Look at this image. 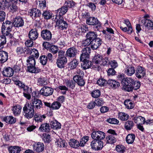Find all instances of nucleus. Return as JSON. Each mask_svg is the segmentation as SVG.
Here are the masks:
<instances>
[{"label": "nucleus", "mask_w": 153, "mask_h": 153, "mask_svg": "<svg viewBox=\"0 0 153 153\" xmlns=\"http://www.w3.org/2000/svg\"><path fill=\"white\" fill-rule=\"evenodd\" d=\"M8 9L10 12L14 13L18 11V7L16 4L12 3L8 7Z\"/></svg>", "instance_id": "obj_42"}, {"label": "nucleus", "mask_w": 153, "mask_h": 153, "mask_svg": "<svg viewBox=\"0 0 153 153\" xmlns=\"http://www.w3.org/2000/svg\"><path fill=\"white\" fill-rule=\"evenodd\" d=\"M107 83L110 87L113 89H115L120 86V83L114 80L109 79L107 81Z\"/></svg>", "instance_id": "obj_27"}, {"label": "nucleus", "mask_w": 153, "mask_h": 153, "mask_svg": "<svg viewBox=\"0 0 153 153\" xmlns=\"http://www.w3.org/2000/svg\"><path fill=\"white\" fill-rule=\"evenodd\" d=\"M8 54L7 52L3 51H0V63L6 62L8 59Z\"/></svg>", "instance_id": "obj_23"}, {"label": "nucleus", "mask_w": 153, "mask_h": 153, "mask_svg": "<svg viewBox=\"0 0 153 153\" xmlns=\"http://www.w3.org/2000/svg\"><path fill=\"white\" fill-rule=\"evenodd\" d=\"M97 34L96 32L90 31L87 33L86 37L87 38L91 41L97 38Z\"/></svg>", "instance_id": "obj_32"}, {"label": "nucleus", "mask_w": 153, "mask_h": 153, "mask_svg": "<svg viewBox=\"0 0 153 153\" xmlns=\"http://www.w3.org/2000/svg\"><path fill=\"white\" fill-rule=\"evenodd\" d=\"M107 121L111 124H118L119 123V121L115 118L108 119L107 120Z\"/></svg>", "instance_id": "obj_61"}, {"label": "nucleus", "mask_w": 153, "mask_h": 153, "mask_svg": "<svg viewBox=\"0 0 153 153\" xmlns=\"http://www.w3.org/2000/svg\"><path fill=\"white\" fill-rule=\"evenodd\" d=\"M60 103L58 102H54L51 105V108L53 109H59L61 106Z\"/></svg>", "instance_id": "obj_53"}, {"label": "nucleus", "mask_w": 153, "mask_h": 153, "mask_svg": "<svg viewBox=\"0 0 153 153\" xmlns=\"http://www.w3.org/2000/svg\"><path fill=\"white\" fill-rule=\"evenodd\" d=\"M92 97L94 98H98L100 95V92L99 90H95L93 91L91 93Z\"/></svg>", "instance_id": "obj_54"}, {"label": "nucleus", "mask_w": 153, "mask_h": 153, "mask_svg": "<svg viewBox=\"0 0 153 153\" xmlns=\"http://www.w3.org/2000/svg\"><path fill=\"white\" fill-rule=\"evenodd\" d=\"M91 50L89 47H86L84 48L82 51V53L80 57V60L83 61L84 59H88Z\"/></svg>", "instance_id": "obj_9"}, {"label": "nucleus", "mask_w": 153, "mask_h": 153, "mask_svg": "<svg viewBox=\"0 0 153 153\" xmlns=\"http://www.w3.org/2000/svg\"><path fill=\"white\" fill-rule=\"evenodd\" d=\"M78 64V61L76 59H74L70 63V68L74 69L76 68Z\"/></svg>", "instance_id": "obj_48"}, {"label": "nucleus", "mask_w": 153, "mask_h": 153, "mask_svg": "<svg viewBox=\"0 0 153 153\" xmlns=\"http://www.w3.org/2000/svg\"><path fill=\"white\" fill-rule=\"evenodd\" d=\"M91 148L95 150H99L102 149L103 143L102 141L92 140L91 143Z\"/></svg>", "instance_id": "obj_7"}, {"label": "nucleus", "mask_w": 153, "mask_h": 153, "mask_svg": "<svg viewBox=\"0 0 153 153\" xmlns=\"http://www.w3.org/2000/svg\"><path fill=\"white\" fill-rule=\"evenodd\" d=\"M27 70L29 72L33 73H37L40 71L39 69L35 67L36 61L34 57L29 56L27 60Z\"/></svg>", "instance_id": "obj_1"}, {"label": "nucleus", "mask_w": 153, "mask_h": 153, "mask_svg": "<svg viewBox=\"0 0 153 153\" xmlns=\"http://www.w3.org/2000/svg\"><path fill=\"white\" fill-rule=\"evenodd\" d=\"M135 68L132 65H127L125 69V73L128 76H131L135 73Z\"/></svg>", "instance_id": "obj_19"}, {"label": "nucleus", "mask_w": 153, "mask_h": 153, "mask_svg": "<svg viewBox=\"0 0 153 153\" xmlns=\"http://www.w3.org/2000/svg\"><path fill=\"white\" fill-rule=\"evenodd\" d=\"M67 62V59L66 57L58 58L56 62L57 66L60 68H64V65Z\"/></svg>", "instance_id": "obj_21"}, {"label": "nucleus", "mask_w": 153, "mask_h": 153, "mask_svg": "<svg viewBox=\"0 0 153 153\" xmlns=\"http://www.w3.org/2000/svg\"><path fill=\"white\" fill-rule=\"evenodd\" d=\"M68 10V9L66 6H64L62 7L57 10V14L55 15V17L57 16L60 17H62V16L66 13Z\"/></svg>", "instance_id": "obj_24"}, {"label": "nucleus", "mask_w": 153, "mask_h": 153, "mask_svg": "<svg viewBox=\"0 0 153 153\" xmlns=\"http://www.w3.org/2000/svg\"><path fill=\"white\" fill-rule=\"evenodd\" d=\"M107 81H105V80L101 78L99 79L97 81V83L100 86H104L105 85L106 83H107Z\"/></svg>", "instance_id": "obj_62"}, {"label": "nucleus", "mask_w": 153, "mask_h": 153, "mask_svg": "<svg viewBox=\"0 0 153 153\" xmlns=\"http://www.w3.org/2000/svg\"><path fill=\"white\" fill-rule=\"evenodd\" d=\"M2 73L4 76L10 77L13 75L14 71L11 68H6L2 72Z\"/></svg>", "instance_id": "obj_20"}, {"label": "nucleus", "mask_w": 153, "mask_h": 153, "mask_svg": "<svg viewBox=\"0 0 153 153\" xmlns=\"http://www.w3.org/2000/svg\"><path fill=\"white\" fill-rule=\"evenodd\" d=\"M89 137L88 136L84 137H82L80 140L79 142V146L83 147L85 144L89 140Z\"/></svg>", "instance_id": "obj_45"}, {"label": "nucleus", "mask_w": 153, "mask_h": 153, "mask_svg": "<svg viewBox=\"0 0 153 153\" xmlns=\"http://www.w3.org/2000/svg\"><path fill=\"white\" fill-rule=\"evenodd\" d=\"M55 21L58 28L61 30L66 29L68 27V24L66 22L62 19V17L57 16L55 17Z\"/></svg>", "instance_id": "obj_6"}, {"label": "nucleus", "mask_w": 153, "mask_h": 153, "mask_svg": "<svg viewBox=\"0 0 153 153\" xmlns=\"http://www.w3.org/2000/svg\"><path fill=\"white\" fill-rule=\"evenodd\" d=\"M39 7L42 9L46 7V4L45 0H39Z\"/></svg>", "instance_id": "obj_60"}, {"label": "nucleus", "mask_w": 153, "mask_h": 153, "mask_svg": "<svg viewBox=\"0 0 153 153\" xmlns=\"http://www.w3.org/2000/svg\"><path fill=\"white\" fill-rule=\"evenodd\" d=\"M53 91V90L52 88L48 86H44L40 90V93L43 96L47 97L52 95Z\"/></svg>", "instance_id": "obj_8"}, {"label": "nucleus", "mask_w": 153, "mask_h": 153, "mask_svg": "<svg viewBox=\"0 0 153 153\" xmlns=\"http://www.w3.org/2000/svg\"><path fill=\"white\" fill-rule=\"evenodd\" d=\"M22 107L19 105H17L13 107L12 111L15 116H18L19 115L21 111Z\"/></svg>", "instance_id": "obj_26"}, {"label": "nucleus", "mask_w": 153, "mask_h": 153, "mask_svg": "<svg viewBox=\"0 0 153 153\" xmlns=\"http://www.w3.org/2000/svg\"><path fill=\"white\" fill-rule=\"evenodd\" d=\"M75 82L73 80H69L66 82V85L68 87L73 89L75 86Z\"/></svg>", "instance_id": "obj_55"}, {"label": "nucleus", "mask_w": 153, "mask_h": 153, "mask_svg": "<svg viewBox=\"0 0 153 153\" xmlns=\"http://www.w3.org/2000/svg\"><path fill=\"white\" fill-rule=\"evenodd\" d=\"M30 104L32 105L33 108H34L36 110L40 109L43 106L42 101L35 98L32 99Z\"/></svg>", "instance_id": "obj_10"}, {"label": "nucleus", "mask_w": 153, "mask_h": 153, "mask_svg": "<svg viewBox=\"0 0 153 153\" xmlns=\"http://www.w3.org/2000/svg\"><path fill=\"white\" fill-rule=\"evenodd\" d=\"M42 15V16L44 17V18L46 19H50L52 17L49 11H44Z\"/></svg>", "instance_id": "obj_47"}, {"label": "nucleus", "mask_w": 153, "mask_h": 153, "mask_svg": "<svg viewBox=\"0 0 153 153\" xmlns=\"http://www.w3.org/2000/svg\"><path fill=\"white\" fill-rule=\"evenodd\" d=\"M135 137V135L134 134H129L126 137V142L128 144L132 143L134 140Z\"/></svg>", "instance_id": "obj_38"}, {"label": "nucleus", "mask_w": 153, "mask_h": 153, "mask_svg": "<svg viewBox=\"0 0 153 153\" xmlns=\"http://www.w3.org/2000/svg\"><path fill=\"white\" fill-rule=\"evenodd\" d=\"M41 36L44 40L49 41L51 39L52 34L50 30L46 29L42 31Z\"/></svg>", "instance_id": "obj_12"}, {"label": "nucleus", "mask_w": 153, "mask_h": 153, "mask_svg": "<svg viewBox=\"0 0 153 153\" xmlns=\"http://www.w3.org/2000/svg\"><path fill=\"white\" fill-rule=\"evenodd\" d=\"M8 150L9 153H19L21 150L20 148L18 146L10 147Z\"/></svg>", "instance_id": "obj_40"}, {"label": "nucleus", "mask_w": 153, "mask_h": 153, "mask_svg": "<svg viewBox=\"0 0 153 153\" xmlns=\"http://www.w3.org/2000/svg\"><path fill=\"white\" fill-rule=\"evenodd\" d=\"M50 125L51 128L54 129L60 128L61 127L60 123L56 120L51 121L50 123Z\"/></svg>", "instance_id": "obj_34"}, {"label": "nucleus", "mask_w": 153, "mask_h": 153, "mask_svg": "<svg viewBox=\"0 0 153 153\" xmlns=\"http://www.w3.org/2000/svg\"><path fill=\"white\" fill-rule=\"evenodd\" d=\"M116 150L119 153H123L125 152V147L122 145H118L116 148Z\"/></svg>", "instance_id": "obj_52"}, {"label": "nucleus", "mask_w": 153, "mask_h": 153, "mask_svg": "<svg viewBox=\"0 0 153 153\" xmlns=\"http://www.w3.org/2000/svg\"><path fill=\"white\" fill-rule=\"evenodd\" d=\"M40 63L43 65L46 64L48 59L47 56H42L40 57Z\"/></svg>", "instance_id": "obj_57"}, {"label": "nucleus", "mask_w": 153, "mask_h": 153, "mask_svg": "<svg viewBox=\"0 0 153 153\" xmlns=\"http://www.w3.org/2000/svg\"><path fill=\"white\" fill-rule=\"evenodd\" d=\"M146 27L149 29H153V22L149 19H144L141 21Z\"/></svg>", "instance_id": "obj_25"}, {"label": "nucleus", "mask_w": 153, "mask_h": 153, "mask_svg": "<svg viewBox=\"0 0 153 153\" xmlns=\"http://www.w3.org/2000/svg\"><path fill=\"white\" fill-rule=\"evenodd\" d=\"M109 62H110V61L108 57L106 56L103 59L102 58L101 61V65H102L104 66L106 65H107L109 64Z\"/></svg>", "instance_id": "obj_64"}, {"label": "nucleus", "mask_w": 153, "mask_h": 153, "mask_svg": "<svg viewBox=\"0 0 153 153\" xmlns=\"http://www.w3.org/2000/svg\"><path fill=\"white\" fill-rule=\"evenodd\" d=\"M39 130L42 132H48L50 130V126L49 124L47 123H42L39 129Z\"/></svg>", "instance_id": "obj_28"}, {"label": "nucleus", "mask_w": 153, "mask_h": 153, "mask_svg": "<svg viewBox=\"0 0 153 153\" xmlns=\"http://www.w3.org/2000/svg\"><path fill=\"white\" fill-rule=\"evenodd\" d=\"M134 82L133 83V85H131L130 91H132L133 90H137L139 89L140 85V82L138 81H135L134 80Z\"/></svg>", "instance_id": "obj_44"}, {"label": "nucleus", "mask_w": 153, "mask_h": 153, "mask_svg": "<svg viewBox=\"0 0 153 153\" xmlns=\"http://www.w3.org/2000/svg\"><path fill=\"white\" fill-rule=\"evenodd\" d=\"M73 79L78 85L83 86L85 84V82L83 79L82 76L76 75L73 77Z\"/></svg>", "instance_id": "obj_18"}, {"label": "nucleus", "mask_w": 153, "mask_h": 153, "mask_svg": "<svg viewBox=\"0 0 153 153\" xmlns=\"http://www.w3.org/2000/svg\"><path fill=\"white\" fill-rule=\"evenodd\" d=\"M134 125L133 121L128 120L125 123L124 127L127 130H130L133 128Z\"/></svg>", "instance_id": "obj_37"}, {"label": "nucleus", "mask_w": 153, "mask_h": 153, "mask_svg": "<svg viewBox=\"0 0 153 153\" xmlns=\"http://www.w3.org/2000/svg\"><path fill=\"white\" fill-rule=\"evenodd\" d=\"M25 51L24 48L21 47H17L16 49V52L18 55H20L24 53Z\"/></svg>", "instance_id": "obj_59"}, {"label": "nucleus", "mask_w": 153, "mask_h": 153, "mask_svg": "<svg viewBox=\"0 0 153 153\" xmlns=\"http://www.w3.org/2000/svg\"><path fill=\"white\" fill-rule=\"evenodd\" d=\"M116 137L112 134H108L105 137L106 143L110 144L115 143L116 141Z\"/></svg>", "instance_id": "obj_29"}, {"label": "nucleus", "mask_w": 153, "mask_h": 153, "mask_svg": "<svg viewBox=\"0 0 153 153\" xmlns=\"http://www.w3.org/2000/svg\"><path fill=\"white\" fill-rule=\"evenodd\" d=\"M124 23L129 28L128 31H130V32L129 33H132L133 30L132 27H131V24L128 19H125L124 20Z\"/></svg>", "instance_id": "obj_63"}, {"label": "nucleus", "mask_w": 153, "mask_h": 153, "mask_svg": "<svg viewBox=\"0 0 153 153\" xmlns=\"http://www.w3.org/2000/svg\"><path fill=\"white\" fill-rule=\"evenodd\" d=\"M12 27V23L10 21H6L5 22L3 23L1 28H3L4 30V29H7L9 30L10 29H11Z\"/></svg>", "instance_id": "obj_39"}, {"label": "nucleus", "mask_w": 153, "mask_h": 153, "mask_svg": "<svg viewBox=\"0 0 153 153\" xmlns=\"http://www.w3.org/2000/svg\"><path fill=\"white\" fill-rule=\"evenodd\" d=\"M82 61L83 63H82V66L84 69H88L92 66V62L88 59H84Z\"/></svg>", "instance_id": "obj_33"}, {"label": "nucleus", "mask_w": 153, "mask_h": 153, "mask_svg": "<svg viewBox=\"0 0 153 153\" xmlns=\"http://www.w3.org/2000/svg\"><path fill=\"white\" fill-rule=\"evenodd\" d=\"M146 74L145 69L142 67L139 66L136 70L135 75L138 79L143 78Z\"/></svg>", "instance_id": "obj_13"}, {"label": "nucleus", "mask_w": 153, "mask_h": 153, "mask_svg": "<svg viewBox=\"0 0 153 153\" xmlns=\"http://www.w3.org/2000/svg\"><path fill=\"white\" fill-rule=\"evenodd\" d=\"M102 42L101 39L97 37L91 41V48L93 50L96 49L101 45Z\"/></svg>", "instance_id": "obj_15"}, {"label": "nucleus", "mask_w": 153, "mask_h": 153, "mask_svg": "<svg viewBox=\"0 0 153 153\" xmlns=\"http://www.w3.org/2000/svg\"><path fill=\"white\" fill-rule=\"evenodd\" d=\"M69 144L71 147L75 149L77 148L79 146V142L74 139L70 140Z\"/></svg>", "instance_id": "obj_36"}, {"label": "nucleus", "mask_w": 153, "mask_h": 153, "mask_svg": "<svg viewBox=\"0 0 153 153\" xmlns=\"http://www.w3.org/2000/svg\"><path fill=\"white\" fill-rule=\"evenodd\" d=\"M56 145L58 147H65L66 146L67 143H66L65 141L63 140L62 139L59 140L56 142Z\"/></svg>", "instance_id": "obj_46"}, {"label": "nucleus", "mask_w": 153, "mask_h": 153, "mask_svg": "<svg viewBox=\"0 0 153 153\" xmlns=\"http://www.w3.org/2000/svg\"><path fill=\"white\" fill-rule=\"evenodd\" d=\"M49 48L50 51L53 54L57 53L59 49L58 46L54 45H51Z\"/></svg>", "instance_id": "obj_50"}, {"label": "nucleus", "mask_w": 153, "mask_h": 153, "mask_svg": "<svg viewBox=\"0 0 153 153\" xmlns=\"http://www.w3.org/2000/svg\"><path fill=\"white\" fill-rule=\"evenodd\" d=\"M33 151L38 153L42 152L45 149L44 143L39 142L33 143Z\"/></svg>", "instance_id": "obj_11"}, {"label": "nucleus", "mask_w": 153, "mask_h": 153, "mask_svg": "<svg viewBox=\"0 0 153 153\" xmlns=\"http://www.w3.org/2000/svg\"><path fill=\"white\" fill-rule=\"evenodd\" d=\"M77 50L74 47L69 48L66 51L67 56L70 58L76 57L78 53Z\"/></svg>", "instance_id": "obj_16"}, {"label": "nucleus", "mask_w": 153, "mask_h": 153, "mask_svg": "<svg viewBox=\"0 0 153 153\" xmlns=\"http://www.w3.org/2000/svg\"><path fill=\"white\" fill-rule=\"evenodd\" d=\"M30 55L31 56L37 58L39 56V53L36 49L33 48L31 49Z\"/></svg>", "instance_id": "obj_49"}, {"label": "nucleus", "mask_w": 153, "mask_h": 153, "mask_svg": "<svg viewBox=\"0 0 153 153\" xmlns=\"http://www.w3.org/2000/svg\"><path fill=\"white\" fill-rule=\"evenodd\" d=\"M42 13L40 11L36 8L31 9L30 13V15L32 18L35 20L40 19V17L41 16Z\"/></svg>", "instance_id": "obj_14"}, {"label": "nucleus", "mask_w": 153, "mask_h": 153, "mask_svg": "<svg viewBox=\"0 0 153 153\" xmlns=\"http://www.w3.org/2000/svg\"><path fill=\"white\" fill-rule=\"evenodd\" d=\"M102 58V56L99 54L96 55L93 59V62L96 64H100L101 62Z\"/></svg>", "instance_id": "obj_41"}, {"label": "nucleus", "mask_w": 153, "mask_h": 153, "mask_svg": "<svg viewBox=\"0 0 153 153\" xmlns=\"http://www.w3.org/2000/svg\"><path fill=\"white\" fill-rule=\"evenodd\" d=\"M6 39L4 36H0V48H2L6 43Z\"/></svg>", "instance_id": "obj_56"}, {"label": "nucleus", "mask_w": 153, "mask_h": 153, "mask_svg": "<svg viewBox=\"0 0 153 153\" xmlns=\"http://www.w3.org/2000/svg\"><path fill=\"white\" fill-rule=\"evenodd\" d=\"M129 117V116L126 113L120 112L119 113V118L122 121L127 120Z\"/></svg>", "instance_id": "obj_43"}, {"label": "nucleus", "mask_w": 153, "mask_h": 153, "mask_svg": "<svg viewBox=\"0 0 153 153\" xmlns=\"http://www.w3.org/2000/svg\"><path fill=\"white\" fill-rule=\"evenodd\" d=\"M28 36L30 39L35 40L38 36L37 30L36 29H32L29 31Z\"/></svg>", "instance_id": "obj_22"}, {"label": "nucleus", "mask_w": 153, "mask_h": 153, "mask_svg": "<svg viewBox=\"0 0 153 153\" xmlns=\"http://www.w3.org/2000/svg\"><path fill=\"white\" fill-rule=\"evenodd\" d=\"M75 5V2L72 1H65L64 6L68 9V8H72Z\"/></svg>", "instance_id": "obj_51"}, {"label": "nucleus", "mask_w": 153, "mask_h": 153, "mask_svg": "<svg viewBox=\"0 0 153 153\" xmlns=\"http://www.w3.org/2000/svg\"><path fill=\"white\" fill-rule=\"evenodd\" d=\"M23 115L28 119L32 118L34 114V110L33 106L29 103L26 104L23 108Z\"/></svg>", "instance_id": "obj_2"}, {"label": "nucleus", "mask_w": 153, "mask_h": 153, "mask_svg": "<svg viewBox=\"0 0 153 153\" xmlns=\"http://www.w3.org/2000/svg\"><path fill=\"white\" fill-rule=\"evenodd\" d=\"M46 117L45 114L41 115L36 114L34 116V119L35 122L39 123L42 122Z\"/></svg>", "instance_id": "obj_31"}, {"label": "nucleus", "mask_w": 153, "mask_h": 153, "mask_svg": "<svg viewBox=\"0 0 153 153\" xmlns=\"http://www.w3.org/2000/svg\"><path fill=\"white\" fill-rule=\"evenodd\" d=\"M134 82V79L131 78H124L121 80V82L124 85L123 89L128 92L130 91L131 86Z\"/></svg>", "instance_id": "obj_3"}, {"label": "nucleus", "mask_w": 153, "mask_h": 153, "mask_svg": "<svg viewBox=\"0 0 153 153\" xmlns=\"http://www.w3.org/2000/svg\"><path fill=\"white\" fill-rule=\"evenodd\" d=\"M108 63L110 65L111 68H116L118 66L117 62L114 60L109 62Z\"/></svg>", "instance_id": "obj_58"}, {"label": "nucleus", "mask_w": 153, "mask_h": 153, "mask_svg": "<svg viewBox=\"0 0 153 153\" xmlns=\"http://www.w3.org/2000/svg\"><path fill=\"white\" fill-rule=\"evenodd\" d=\"M105 136V133L100 131H93L91 134V137L93 140L102 141Z\"/></svg>", "instance_id": "obj_5"}, {"label": "nucleus", "mask_w": 153, "mask_h": 153, "mask_svg": "<svg viewBox=\"0 0 153 153\" xmlns=\"http://www.w3.org/2000/svg\"><path fill=\"white\" fill-rule=\"evenodd\" d=\"M86 23L90 25H95L94 28L97 30L100 28L101 25L98 19L94 17H91L88 18L86 20Z\"/></svg>", "instance_id": "obj_4"}, {"label": "nucleus", "mask_w": 153, "mask_h": 153, "mask_svg": "<svg viewBox=\"0 0 153 153\" xmlns=\"http://www.w3.org/2000/svg\"><path fill=\"white\" fill-rule=\"evenodd\" d=\"M13 24L15 27H21L24 25V21L22 18L18 16L14 19Z\"/></svg>", "instance_id": "obj_17"}, {"label": "nucleus", "mask_w": 153, "mask_h": 153, "mask_svg": "<svg viewBox=\"0 0 153 153\" xmlns=\"http://www.w3.org/2000/svg\"><path fill=\"white\" fill-rule=\"evenodd\" d=\"M134 122L138 124H144L145 123V118L141 116H138L136 117H134L133 119Z\"/></svg>", "instance_id": "obj_35"}, {"label": "nucleus", "mask_w": 153, "mask_h": 153, "mask_svg": "<svg viewBox=\"0 0 153 153\" xmlns=\"http://www.w3.org/2000/svg\"><path fill=\"white\" fill-rule=\"evenodd\" d=\"M3 120L6 123L10 124H14L16 122V118L11 116L4 117Z\"/></svg>", "instance_id": "obj_30"}]
</instances>
